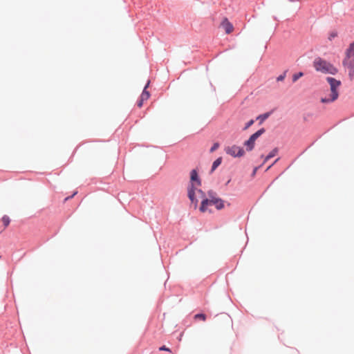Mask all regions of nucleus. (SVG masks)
<instances>
[{
  "label": "nucleus",
  "instance_id": "18",
  "mask_svg": "<svg viewBox=\"0 0 354 354\" xmlns=\"http://www.w3.org/2000/svg\"><path fill=\"white\" fill-rule=\"evenodd\" d=\"M254 124V120H250L249 122H247L245 124V127H244V130L248 129L250 126H252Z\"/></svg>",
  "mask_w": 354,
  "mask_h": 354
},
{
  "label": "nucleus",
  "instance_id": "8",
  "mask_svg": "<svg viewBox=\"0 0 354 354\" xmlns=\"http://www.w3.org/2000/svg\"><path fill=\"white\" fill-rule=\"evenodd\" d=\"M149 84V82H148V83L145 86V88H144V90H143V91H142V93L141 94L140 98L142 99V101H146L150 97L149 92L147 91V88L148 87Z\"/></svg>",
  "mask_w": 354,
  "mask_h": 354
},
{
  "label": "nucleus",
  "instance_id": "22",
  "mask_svg": "<svg viewBox=\"0 0 354 354\" xmlns=\"http://www.w3.org/2000/svg\"><path fill=\"white\" fill-rule=\"evenodd\" d=\"M76 194H77V192H74V194L71 196L67 197L65 200L66 201V200H68L69 198H73Z\"/></svg>",
  "mask_w": 354,
  "mask_h": 354
},
{
  "label": "nucleus",
  "instance_id": "6",
  "mask_svg": "<svg viewBox=\"0 0 354 354\" xmlns=\"http://www.w3.org/2000/svg\"><path fill=\"white\" fill-rule=\"evenodd\" d=\"M225 152L233 157H241L244 155V150L236 145L227 147L225 149Z\"/></svg>",
  "mask_w": 354,
  "mask_h": 354
},
{
  "label": "nucleus",
  "instance_id": "10",
  "mask_svg": "<svg viewBox=\"0 0 354 354\" xmlns=\"http://www.w3.org/2000/svg\"><path fill=\"white\" fill-rule=\"evenodd\" d=\"M222 162V158H218L212 164L211 172H213L221 164Z\"/></svg>",
  "mask_w": 354,
  "mask_h": 354
},
{
  "label": "nucleus",
  "instance_id": "23",
  "mask_svg": "<svg viewBox=\"0 0 354 354\" xmlns=\"http://www.w3.org/2000/svg\"><path fill=\"white\" fill-rule=\"evenodd\" d=\"M271 167H272L271 165L269 166L267 169H269L270 168H271Z\"/></svg>",
  "mask_w": 354,
  "mask_h": 354
},
{
  "label": "nucleus",
  "instance_id": "5",
  "mask_svg": "<svg viewBox=\"0 0 354 354\" xmlns=\"http://www.w3.org/2000/svg\"><path fill=\"white\" fill-rule=\"evenodd\" d=\"M266 131L265 129L262 128L258 130L257 132L253 133L248 140L244 142V146L246 147V150L248 151H252L255 145V141Z\"/></svg>",
  "mask_w": 354,
  "mask_h": 354
},
{
  "label": "nucleus",
  "instance_id": "15",
  "mask_svg": "<svg viewBox=\"0 0 354 354\" xmlns=\"http://www.w3.org/2000/svg\"><path fill=\"white\" fill-rule=\"evenodd\" d=\"M195 319H201L203 321H205L206 319V315L205 314L201 313V314H196L194 315Z\"/></svg>",
  "mask_w": 354,
  "mask_h": 354
},
{
  "label": "nucleus",
  "instance_id": "20",
  "mask_svg": "<svg viewBox=\"0 0 354 354\" xmlns=\"http://www.w3.org/2000/svg\"><path fill=\"white\" fill-rule=\"evenodd\" d=\"M143 102H144V101H142V99L140 98V100L138 102V104H137L139 108L142 107Z\"/></svg>",
  "mask_w": 354,
  "mask_h": 354
},
{
  "label": "nucleus",
  "instance_id": "21",
  "mask_svg": "<svg viewBox=\"0 0 354 354\" xmlns=\"http://www.w3.org/2000/svg\"><path fill=\"white\" fill-rule=\"evenodd\" d=\"M160 351H169V348H166L165 346L160 348Z\"/></svg>",
  "mask_w": 354,
  "mask_h": 354
},
{
  "label": "nucleus",
  "instance_id": "16",
  "mask_svg": "<svg viewBox=\"0 0 354 354\" xmlns=\"http://www.w3.org/2000/svg\"><path fill=\"white\" fill-rule=\"evenodd\" d=\"M337 36V32H332L329 34L328 39L331 41L333 39L335 38Z\"/></svg>",
  "mask_w": 354,
  "mask_h": 354
},
{
  "label": "nucleus",
  "instance_id": "4",
  "mask_svg": "<svg viewBox=\"0 0 354 354\" xmlns=\"http://www.w3.org/2000/svg\"><path fill=\"white\" fill-rule=\"evenodd\" d=\"M313 66L317 71L326 74L335 75L338 71L333 64L319 57L315 59Z\"/></svg>",
  "mask_w": 354,
  "mask_h": 354
},
{
  "label": "nucleus",
  "instance_id": "14",
  "mask_svg": "<svg viewBox=\"0 0 354 354\" xmlns=\"http://www.w3.org/2000/svg\"><path fill=\"white\" fill-rule=\"evenodd\" d=\"M304 75V73L302 72H299L297 73H295L292 75V82H295L297 81L300 77H301Z\"/></svg>",
  "mask_w": 354,
  "mask_h": 354
},
{
  "label": "nucleus",
  "instance_id": "1",
  "mask_svg": "<svg viewBox=\"0 0 354 354\" xmlns=\"http://www.w3.org/2000/svg\"><path fill=\"white\" fill-rule=\"evenodd\" d=\"M188 197L195 209L198 206V199H201L199 210L203 213L211 212L209 207L212 205H214L218 210H221L225 207L224 201L218 197L216 193L209 191L206 197L205 192L201 189L195 190L193 185L188 190Z\"/></svg>",
  "mask_w": 354,
  "mask_h": 354
},
{
  "label": "nucleus",
  "instance_id": "13",
  "mask_svg": "<svg viewBox=\"0 0 354 354\" xmlns=\"http://www.w3.org/2000/svg\"><path fill=\"white\" fill-rule=\"evenodd\" d=\"M270 116V113H266L262 115H259L257 117V120H260V123H262L264 120H266Z\"/></svg>",
  "mask_w": 354,
  "mask_h": 354
},
{
  "label": "nucleus",
  "instance_id": "9",
  "mask_svg": "<svg viewBox=\"0 0 354 354\" xmlns=\"http://www.w3.org/2000/svg\"><path fill=\"white\" fill-rule=\"evenodd\" d=\"M190 178L192 181H196L198 185H201V180L198 178L197 171L193 169L190 174Z\"/></svg>",
  "mask_w": 354,
  "mask_h": 354
},
{
  "label": "nucleus",
  "instance_id": "19",
  "mask_svg": "<svg viewBox=\"0 0 354 354\" xmlns=\"http://www.w3.org/2000/svg\"><path fill=\"white\" fill-rule=\"evenodd\" d=\"M285 77H286V73H283V74H282V75H279V76L277 78V81H282V80H284Z\"/></svg>",
  "mask_w": 354,
  "mask_h": 354
},
{
  "label": "nucleus",
  "instance_id": "11",
  "mask_svg": "<svg viewBox=\"0 0 354 354\" xmlns=\"http://www.w3.org/2000/svg\"><path fill=\"white\" fill-rule=\"evenodd\" d=\"M278 152L277 149H274L272 151L270 152V153L265 158L264 162L268 161L271 158L275 156Z\"/></svg>",
  "mask_w": 354,
  "mask_h": 354
},
{
  "label": "nucleus",
  "instance_id": "7",
  "mask_svg": "<svg viewBox=\"0 0 354 354\" xmlns=\"http://www.w3.org/2000/svg\"><path fill=\"white\" fill-rule=\"evenodd\" d=\"M221 26L227 34L231 33L234 30L233 25L228 21L227 18H225L223 20Z\"/></svg>",
  "mask_w": 354,
  "mask_h": 354
},
{
  "label": "nucleus",
  "instance_id": "17",
  "mask_svg": "<svg viewBox=\"0 0 354 354\" xmlns=\"http://www.w3.org/2000/svg\"><path fill=\"white\" fill-rule=\"evenodd\" d=\"M218 147H219V144L218 142L214 143L210 149V152L211 153L214 152L218 148Z\"/></svg>",
  "mask_w": 354,
  "mask_h": 354
},
{
  "label": "nucleus",
  "instance_id": "12",
  "mask_svg": "<svg viewBox=\"0 0 354 354\" xmlns=\"http://www.w3.org/2000/svg\"><path fill=\"white\" fill-rule=\"evenodd\" d=\"M1 221L4 225V228H6V227H8L9 225L10 220L8 216L5 215L2 217Z\"/></svg>",
  "mask_w": 354,
  "mask_h": 354
},
{
  "label": "nucleus",
  "instance_id": "2",
  "mask_svg": "<svg viewBox=\"0 0 354 354\" xmlns=\"http://www.w3.org/2000/svg\"><path fill=\"white\" fill-rule=\"evenodd\" d=\"M342 64L348 71L349 79L353 80L354 79V42L351 43L346 50Z\"/></svg>",
  "mask_w": 354,
  "mask_h": 354
},
{
  "label": "nucleus",
  "instance_id": "3",
  "mask_svg": "<svg viewBox=\"0 0 354 354\" xmlns=\"http://www.w3.org/2000/svg\"><path fill=\"white\" fill-rule=\"evenodd\" d=\"M326 80L330 85V93L321 98V102L324 104L331 103L338 98V89L341 85V82L333 77H328Z\"/></svg>",
  "mask_w": 354,
  "mask_h": 354
}]
</instances>
